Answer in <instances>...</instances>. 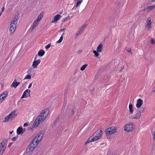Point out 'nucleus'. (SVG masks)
<instances>
[{"instance_id":"obj_22","label":"nucleus","mask_w":155,"mask_h":155,"mask_svg":"<svg viewBox=\"0 0 155 155\" xmlns=\"http://www.w3.org/2000/svg\"><path fill=\"white\" fill-rule=\"evenodd\" d=\"M45 52L43 50H39L38 53V56L42 57L45 54Z\"/></svg>"},{"instance_id":"obj_43","label":"nucleus","mask_w":155,"mask_h":155,"mask_svg":"<svg viewBox=\"0 0 155 155\" xmlns=\"http://www.w3.org/2000/svg\"><path fill=\"white\" fill-rule=\"evenodd\" d=\"M16 138H17V137H13V138H12V140L13 141H14L15 140H16Z\"/></svg>"},{"instance_id":"obj_7","label":"nucleus","mask_w":155,"mask_h":155,"mask_svg":"<svg viewBox=\"0 0 155 155\" xmlns=\"http://www.w3.org/2000/svg\"><path fill=\"white\" fill-rule=\"evenodd\" d=\"M103 44H100L97 46V50H94L93 51V53L94 54V55L95 57H97L99 55V52H101L103 50Z\"/></svg>"},{"instance_id":"obj_33","label":"nucleus","mask_w":155,"mask_h":155,"mask_svg":"<svg viewBox=\"0 0 155 155\" xmlns=\"http://www.w3.org/2000/svg\"><path fill=\"white\" fill-rule=\"evenodd\" d=\"M87 64H85L83 65L80 68V70L81 71H84L85 68H87V67L88 66Z\"/></svg>"},{"instance_id":"obj_41","label":"nucleus","mask_w":155,"mask_h":155,"mask_svg":"<svg viewBox=\"0 0 155 155\" xmlns=\"http://www.w3.org/2000/svg\"><path fill=\"white\" fill-rule=\"evenodd\" d=\"M68 18L67 17H66L65 18H63L62 19V21H65L66 20H67Z\"/></svg>"},{"instance_id":"obj_24","label":"nucleus","mask_w":155,"mask_h":155,"mask_svg":"<svg viewBox=\"0 0 155 155\" xmlns=\"http://www.w3.org/2000/svg\"><path fill=\"white\" fill-rule=\"evenodd\" d=\"M10 119V114H9L7 116L5 117L4 119V120L2 121L3 123H7L9 122Z\"/></svg>"},{"instance_id":"obj_42","label":"nucleus","mask_w":155,"mask_h":155,"mask_svg":"<svg viewBox=\"0 0 155 155\" xmlns=\"http://www.w3.org/2000/svg\"><path fill=\"white\" fill-rule=\"evenodd\" d=\"M28 125V123H25L23 125L24 127H26Z\"/></svg>"},{"instance_id":"obj_44","label":"nucleus","mask_w":155,"mask_h":155,"mask_svg":"<svg viewBox=\"0 0 155 155\" xmlns=\"http://www.w3.org/2000/svg\"><path fill=\"white\" fill-rule=\"evenodd\" d=\"M4 9H5V8H4V7H3L2 9H1V12L2 13V12H3L4 11Z\"/></svg>"},{"instance_id":"obj_27","label":"nucleus","mask_w":155,"mask_h":155,"mask_svg":"<svg viewBox=\"0 0 155 155\" xmlns=\"http://www.w3.org/2000/svg\"><path fill=\"white\" fill-rule=\"evenodd\" d=\"M16 28V27L10 26V34H13L15 32Z\"/></svg>"},{"instance_id":"obj_15","label":"nucleus","mask_w":155,"mask_h":155,"mask_svg":"<svg viewBox=\"0 0 155 155\" xmlns=\"http://www.w3.org/2000/svg\"><path fill=\"white\" fill-rule=\"evenodd\" d=\"M36 59V58H35L34 60L32 63V66L33 68H36L41 62V61L40 59L37 60Z\"/></svg>"},{"instance_id":"obj_50","label":"nucleus","mask_w":155,"mask_h":155,"mask_svg":"<svg viewBox=\"0 0 155 155\" xmlns=\"http://www.w3.org/2000/svg\"><path fill=\"white\" fill-rule=\"evenodd\" d=\"M130 51H131V50L130 49L128 51L130 52Z\"/></svg>"},{"instance_id":"obj_46","label":"nucleus","mask_w":155,"mask_h":155,"mask_svg":"<svg viewBox=\"0 0 155 155\" xmlns=\"http://www.w3.org/2000/svg\"><path fill=\"white\" fill-rule=\"evenodd\" d=\"M153 92H155V86L153 87Z\"/></svg>"},{"instance_id":"obj_48","label":"nucleus","mask_w":155,"mask_h":155,"mask_svg":"<svg viewBox=\"0 0 155 155\" xmlns=\"http://www.w3.org/2000/svg\"><path fill=\"white\" fill-rule=\"evenodd\" d=\"M2 14V12H0V17H1V16Z\"/></svg>"},{"instance_id":"obj_29","label":"nucleus","mask_w":155,"mask_h":155,"mask_svg":"<svg viewBox=\"0 0 155 155\" xmlns=\"http://www.w3.org/2000/svg\"><path fill=\"white\" fill-rule=\"evenodd\" d=\"M7 142L8 141L6 140H4L1 143V146H4L6 147Z\"/></svg>"},{"instance_id":"obj_52","label":"nucleus","mask_w":155,"mask_h":155,"mask_svg":"<svg viewBox=\"0 0 155 155\" xmlns=\"http://www.w3.org/2000/svg\"><path fill=\"white\" fill-rule=\"evenodd\" d=\"M9 146H10V144H8V147H9Z\"/></svg>"},{"instance_id":"obj_32","label":"nucleus","mask_w":155,"mask_h":155,"mask_svg":"<svg viewBox=\"0 0 155 155\" xmlns=\"http://www.w3.org/2000/svg\"><path fill=\"white\" fill-rule=\"evenodd\" d=\"M64 35V33H63L62 34V35H61V36L59 39L58 40L56 41L57 43L59 44L62 42V40H63V35Z\"/></svg>"},{"instance_id":"obj_12","label":"nucleus","mask_w":155,"mask_h":155,"mask_svg":"<svg viewBox=\"0 0 155 155\" xmlns=\"http://www.w3.org/2000/svg\"><path fill=\"white\" fill-rule=\"evenodd\" d=\"M18 114V111L17 110H14L10 112V120L14 119Z\"/></svg>"},{"instance_id":"obj_51","label":"nucleus","mask_w":155,"mask_h":155,"mask_svg":"<svg viewBox=\"0 0 155 155\" xmlns=\"http://www.w3.org/2000/svg\"><path fill=\"white\" fill-rule=\"evenodd\" d=\"M29 129H32V128H31V127H30Z\"/></svg>"},{"instance_id":"obj_49","label":"nucleus","mask_w":155,"mask_h":155,"mask_svg":"<svg viewBox=\"0 0 155 155\" xmlns=\"http://www.w3.org/2000/svg\"><path fill=\"white\" fill-rule=\"evenodd\" d=\"M155 1V0H151V2H153Z\"/></svg>"},{"instance_id":"obj_35","label":"nucleus","mask_w":155,"mask_h":155,"mask_svg":"<svg viewBox=\"0 0 155 155\" xmlns=\"http://www.w3.org/2000/svg\"><path fill=\"white\" fill-rule=\"evenodd\" d=\"M83 0H79L77 1L76 5V7H78V6H79L81 4V3L82 2Z\"/></svg>"},{"instance_id":"obj_45","label":"nucleus","mask_w":155,"mask_h":155,"mask_svg":"<svg viewBox=\"0 0 155 155\" xmlns=\"http://www.w3.org/2000/svg\"><path fill=\"white\" fill-rule=\"evenodd\" d=\"M66 28H63V29H62L61 30V32L64 31L66 30Z\"/></svg>"},{"instance_id":"obj_16","label":"nucleus","mask_w":155,"mask_h":155,"mask_svg":"<svg viewBox=\"0 0 155 155\" xmlns=\"http://www.w3.org/2000/svg\"><path fill=\"white\" fill-rule=\"evenodd\" d=\"M61 16L59 14H57L55 15L51 21V23L56 22L61 18Z\"/></svg>"},{"instance_id":"obj_4","label":"nucleus","mask_w":155,"mask_h":155,"mask_svg":"<svg viewBox=\"0 0 155 155\" xmlns=\"http://www.w3.org/2000/svg\"><path fill=\"white\" fill-rule=\"evenodd\" d=\"M135 128V125L131 123H126L124 126V130L126 132H130L133 131Z\"/></svg>"},{"instance_id":"obj_17","label":"nucleus","mask_w":155,"mask_h":155,"mask_svg":"<svg viewBox=\"0 0 155 155\" xmlns=\"http://www.w3.org/2000/svg\"><path fill=\"white\" fill-rule=\"evenodd\" d=\"M143 102L142 100L139 99L137 101L136 107L137 108H140L142 105Z\"/></svg>"},{"instance_id":"obj_36","label":"nucleus","mask_w":155,"mask_h":155,"mask_svg":"<svg viewBox=\"0 0 155 155\" xmlns=\"http://www.w3.org/2000/svg\"><path fill=\"white\" fill-rule=\"evenodd\" d=\"M87 26V25L86 24H85L82 25L81 27L80 28V29L82 30L83 31H84V29L86 28Z\"/></svg>"},{"instance_id":"obj_19","label":"nucleus","mask_w":155,"mask_h":155,"mask_svg":"<svg viewBox=\"0 0 155 155\" xmlns=\"http://www.w3.org/2000/svg\"><path fill=\"white\" fill-rule=\"evenodd\" d=\"M20 84V83L19 82H17L16 79H15L13 82L12 83L11 85L12 87L16 88Z\"/></svg>"},{"instance_id":"obj_14","label":"nucleus","mask_w":155,"mask_h":155,"mask_svg":"<svg viewBox=\"0 0 155 155\" xmlns=\"http://www.w3.org/2000/svg\"><path fill=\"white\" fill-rule=\"evenodd\" d=\"M44 12H42L38 15L37 18L34 20L36 22L39 23L40 21L41 20L43 16Z\"/></svg>"},{"instance_id":"obj_38","label":"nucleus","mask_w":155,"mask_h":155,"mask_svg":"<svg viewBox=\"0 0 155 155\" xmlns=\"http://www.w3.org/2000/svg\"><path fill=\"white\" fill-rule=\"evenodd\" d=\"M151 43L152 44H155V39H152L151 40Z\"/></svg>"},{"instance_id":"obj_21","label":"nucleus","mask_w":155,"mask_h":155,"mask_svg":"<svg viewBox=\"0 0 155 155\" xmlns=\"http://www.w3.org/2000/svg\"><path fill=\"white\" fill-rule=\"evenodd\" d=\"M155 8V5H152L147 7L146 8L147 12L148 13H150L151 11Z\"/></svg>"},{"instance_id":"obj_40","label":"nucleus","mask_w":155,"mask_h":155,"mask_svg":"<svg viewBox=\"0 0 155 155\" xmlns=\"http://www.w3.org/2000/svg\"><path fill=\"white\" fill-rule=\"evenodd\" d=\"M32 85V83H30L28 86V89L30 88H31V87Z\"/></svg>"},{"instance_id":"obj_8","label":"nucleus","mask_w":155,"mask_h":155,"mask_svg":"<svg viewBox=\"0 0 155 155\" xmlns=\"http://www.w3.org/2000/svg\"><path fill=\"white\" fill-rule=\"evenodd\" d=\"M152 21L151 18H148L147 20L146 23V26L147 30L149 31H150L152 30Z\"/></svg>"},{"instance_id":"obj_9","label":"nucleus","mask_w":155,"mask_h":155,"mask_svg":"<svg viewBox=\"0 0 155 155\" xmlns=\"http://www.w3.org/2000/svg\"><path fill=\"white\" fill-rule=\"evenodd\" d=\"M140 111H139L135 114L129 116V118L131 119H138L141 116Z\"/></svg>"},{"instance_id":"obj_56","label":"nucleus","mask_w":155,"mask_h":155,"mask_svg":"<svg viewBox=\"0 0 155 155\" xmlns=\"http://www.w3.org/2000/svg\"><path fill=\"white\" fill-rule=\"evenodd\" d=\"M101 155V154H100V155Z\"/></svg>"},{"instance_id":"obj_10","label":"nucleus","mask_w":155,"mask_h":155,"mask_svg":"<svg viewBox=\"0 0 155 155\" xmlns=\"http://www.w3.org/2000/svg\"><path fill=\"white\" fill-rule=\"evenodd\" d=\"M37 145H35V144L33 143V141L30 144L26 150V152L27 153H29L32 152L34 149L35 147Z\"/></svg>"},{"instance_id":"obj_13","label":"nucleus","mask_w":155,"mask_h":155,"mask_svg":"<svg viewBox=\"0 0 155 155\" xmlns=\"http://www.w3.org/2000/svg\"><path fill=\"white\" fill-rule=\"evenodd\" d=\"M30 90L29 89H27L26 90L23 92L21 98H26L28 97H30Z\"/></svg>"},{"instance_id":"obj_5","label":"nucleus","mask_w":155,"mask_h":155,"mask_svg":"<svg viewBox=\"0 0 155 155\" xmlns=\"http://www.w3.org/2000/svg\"><path fill=\"white\" fill-rule=\"evenodd\" d=\"M43 135V134L41 133L40 132L38 134L32 141L33 143L35 144V145H37L42 139Z\"/></svg>"},{"instance_id":"obj_1","label":"nucleus","mask_w":155,"mask_h":155,"mask_svg":"<svg viewBox=\"0 0 155 155\" xmlns=\"http://www.w3.org/2000/svg\"><path fill=\"white\" fill-rule=\"evenodd\" d=\"M49 113L48 109H44L41 113L40 115L36 119L33 124V127H36L41 123H42L46 118Z\"/></svg>"},{"instance_id":"obj_6","label":"nucleus","mask_w":155,"mask_h":155,"mask_svg":"<svg viewBox=\"0 0 155 155\" xmlns=\"http://www.w3.org/2000/svg\"><path fill=\"white\" fill-rule=\"evenodd\" d=\"M117 129L116 127L112 126L108 128L106 130V133L108 135H111L116 133Z\"/></svg>"},{"instance_id":"obj_54","label":"nucleus","mask_w":155,"mask_h":155,"mask_svg":"<svg viewBox=\"0 0 155 155\" xmlns=\"http://www.w3.org/2000/svg\"><path fill=\"white\" fill-rule=\"evenodd\" d=\"M33 74H34V75H35V73H33Z\"/></svg>"},{"instance_id":"obj_3","label":"nucleus","mask_w":155,"mask_h":155,"mask_svg":"<svg viewBox=\"0 0 155 155\" xmlns=\"http://www.w3.org/2000/svg\"><path fill=\"white\" fill-rule=\"evenodd\" d=\"M12 20L10 23V26L17 27L18 20L19 18V14L18 12H12Z\"/></svg>"},{"instance_id":"obj_31","label":"nucleus","mask_w":155,"mask_h":155,"mask_svg":"<svg viewBox=\"0 0 155 155\" xmlns=\"http://www.w3.org/2000/svg\"><path fill=\"white\" fill-rule=\"evenodd\" d=\"M64 35V33H63L62 34V35H61V36L59 39L58 40L56 41L57 43L59 44L62 42V40H63V35Z\"/></svg>"},{"instance_id":"obj_30","label":"nucleus","mask_w":155,"mask_h":155,"mask_svg":"<svg viewBox=\"0 0 155 155\" xmlns=\"http://www.w3.org/2000/svg\"><path fill=\"white\" fill-rule=\"evenodd\" d=\"M64 35V33H63L62 34V35H61V36L59 39L58 40L56 41L57 43L59 44L62 42V40H63V35Z\"/></svg>"},{"instance_id":"obj_34","label":"nucleus","mask_w":155,"mask_h":155,"mask_svg":"<svg viewBox=\"0 0 155 155\" xmlns=\"http://www.w3.org/2000/svg\"><path fill=\"white\" fill-rule=\"evenodd\" d=\"M83 31L80 28L79 29V30L76 33V35L77 36H78L80 35L81 33L83 32Z\"/></svg>"},{"instance_id":"obj_55","label":"nucleus","mask_w":155,"mask_h":155,"mask_svg":"<svg viewBox=\"0 0 155 155\" xmlns=\"http://www.w3.org/2000/svg\"><path fill=\"white\" fill-rule=\"evenodd\" d=\"M10 134L12 133L11 132H10Z\"/></svg>"},{"instance_id":"obj_23","label":"nucleus","mask_w":155,"mask_h":155,"mask_svg":"<svg viewBox=\"0 0 155 155\" xmlns=\"http://www.w3.org/2000/svg\"><path fill=\"white\" fill-rule=\"evenodd\" d=\"M39 24L37 22H36L35 21H33L32 25L31 27V30H34L36 27L38 26Z\"/></svg>"},{"instance_id":"obj_28","label":"nucleus","mask_w":155,"mask_h":155,"mask_svg":"<svg viewBox=\"0 0 155 155\" xmlns=\"http://www.w3.org/2000/svg\"><path fill=\"white\" fill-rule=\"evenodd\" d=\"M31 74H29L26 75L25 76V77L24 79V80H27V79H30L31 78Z\"/></svg>"},{"instance_id":"obj_47","label":"nucleus","mask_w":155,"mask_h":155,"mask_svg":"<svg viewBox=\"0 0 155 155\" xmlns=\"http://www.w3.org/2000/svg\"><path fill=\"white\" fill-rule=\"evenodd\" d=\"M153 135H154V138L155 139V131L153 133Z\"/></svg>"},{"instance_id":"obj_20","label":"nucleus","mask_w":155,"mask_h":155,"mask_svg":"<svg viewBox=\"0 0 155 155\" xmlns=\"http://www.w3.org/2000/svg\"><path fill=\"white\" fill-rule=\"evenodd\" d=\"M130 114H132L134 112V108L133 106L131 103H130L128 106Z\"/></svg>"},{"instance_id":"obj_11","label":"nucleus","mask_w":155,"mask_h":155,"mask_svg":"<svg viewBox=\"0 0 155 155\" xmlns=\"http://www.w3.org/2000/svg\"><path fill=\"white\" fill-rule=\"evenodd\" d=\"M8 92L5 91L0 95V102H2L7 97Z\"/></svg>"},{"instance_id":"obj_2","label":"nucleus","mask_w":155,"mask_h":155,"mask_svg":"<svg viewBox=\"0 0 155 155\" xmlns=\"http://www.w3.org/2000/svg\"><path fill=\"white\" fill-rule=\"evenodd\" d=\"M102 134L101 130H98L93 135L91 136L87 140L85 144L92 141H94L100 139Z\"/></svg>"},{"instance_id":"obj_53","label":"nucleus","mask_w":155,"mask_h":155,"mask_svg":"<svg viewBox=\"0 0 155 155\" xmlns=\"http://www.w3.org/2000/svg\"><path fill=\"white\" fill-rule=\"evenodd\" d=\"M78 0H74V1H78Z\"/></svg>"},{"instance_id":"obj_39","label":"nucleus","mask_w":155,"mask_h":155,"mask_svg":"<svg viewBox=\"0 0 155 155\" xmlns=\"http://www.w3.org/2000/svg\"><path fill=\"white\" fill-rule=\"evenodd\" d=\"M144 108L142 107L140 109V113L143 112L144 111Z\"/></svg>"},{"instance_id":"obj_26","label":"nucleus","mask_w":155,"mask_h":155,"mask_svg":"<svg viewBox=\"0 0 155 155\" xmlns=\"http://www.w3.org/2000/svg\"><path fill=\"white\" fill-rule=\"evenodd\" d=\"M5 148L6 147H5L1 145L0 146V155H2L5 150Z\"/></svg>"},{"instance_id":"obj_18","label":"nucleus","mask_w":155,"mask_h":155,"mask_svg":"<svg viewBox=\"0 0 155 155\" xmlns=\"http://www.w3.org/2000/svg\"><path fill=\"white\" fill-rule=\"evenodd\" d=\"M25 131V128H22V127H19L17 130V132L18 134H22Z\"/></svg>"},{"instance_id":"obj_37","label":"nucleus","mask_w":155,"mask_h":155,"mask_svg":"<svg viewBox=\"0 0 155 155\" xmlns=\"http://www.w3.org/2000/svg\"><path fill=\"white\" fill-rule=\"evenodd\" d=\"M51 46V45L50 44H48L45 47V49H48L50 48Z\"/></svg>"},{"instance_id":"obj_25","label":"nucleus","mask_w":155,"mask_h":155,"mask_svg":"<svg viewBox=\"0 0 155 155\" xmlns=\"http://www.w3.org/2000/svg\"><path fill=\"white\" fill-rule=\"evenodd\" d=\"M34 68L33 67H30L28 69V70L27 71V72L29 74H31L34 71Z\"/></svg>"}]
</instances>
